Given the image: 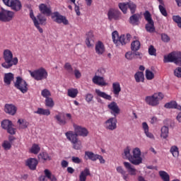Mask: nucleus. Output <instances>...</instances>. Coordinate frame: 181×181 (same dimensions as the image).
<instances>
[{"label": "nucleus", "instance_id": "nucleus-53", "mask_svg": "<svg viewBox=\"0 0 181 181\" xmlns=\"http://www.w3.org/2000/svg\"><path fill=\"white\" fill-rule=\"evenodd\" d=\"M173 20L175 23L177 24V26L181 28V17L180 16H173Z\"/></svg>", "mask_w": 181, "mask_h": 181}, {"label": "nucleus", "instance_id": "nucleus-37", "mask_svg": "<svg viewBox=\"0 0 181 181\" xmlns=\"http://www.w3.org/2000/svg\"><path fill=\"white\" fill-rule=\"evenodd\" d=\"M160 136L163 138V139H166V138L169 136V127L164 126L161 128Z\"/></svg>", "mask_w": 181, "mask_h": 181}, {"label": "nucleus", "instance_id": "nucleus-24", "mask_svg": "<svg viewBox=\"0 0 181 181\" xmlns=\"http://www.w3.org/2000/svg\"><path fill=\"white\" fill-rule=\"evenodd\" d=\"M91 173L88 168H86L83 171L81 172L79 175V181H86L87 180V176H90Z\"/></svg>", "mask_w": 181, "mask_h": 181}, {"label": "nucleus", "instance_id": "nucleus-40", "mask_svg": "<svg viewBox=\"0 0 181 181\" xmlns=\"http://www.w3.org/2000/svg\"><path fill=\"white\" fill-rule=\"evenodd\" d=\"M37 19H38L39 21V23L40 25H46V22L47 21V18H46V16H45V14H42V13H39L37 16Z\"/></svg>", "mask_w": 181, "mask_h": 181}, {"label": "nucleus", "instance_id": "nucleus-3", "mask_svg": "<svg viewBox=\"0 0 181 181\" xmlns=\"http://www.w3.org/2000/svg\"><path fill=\"white\" fill-rule=\"evenodd\" d=\"M112 37L113 43H115L116 46H119V45L124 46L127 43H129L131 40V34H127V35H122L121 36H119V35L118 34V31L115 30L112 33Z\"/></svg>", "mask_w": 181, "mask_h": 181}, {"label": "nucleus", "instance_id": "nucleus-49", "mask_svg": "<svg viewBox=\"0 0 181 181\" xmlns=\"http://www.w3.org/2000/svg\"><path fill=\"white\" fill-rule=\"evenodd\" d=\"M119 8L122 10L123 13H127V11L128 9V4L127 2L126 3H119Z\"/></svg>", "mask_w": 181, "mask_h": 181}, {"label": "nucleus", "instance_id": "nucleus-47", "mask_svg": "<svg viewBox=\"0 0 181 181\" xmlns=\"http://www.w3.org/2000/svg\"><path fill=\"white\" fill-rule=\"evenodd\" d=\"M64 67L65 70H66V71L69 73V74H74V71H73V67L70 63L66 62Z\"/></svg>", "mask_w": 181, "mask_h": 181}, {"label": "nucleus", "instance_id": "nucleus-11", "mask_svg": "<svg viewBox=\"0 0 181 181\" xmlns=\"http://www.w3.org/2000/svg\"><path fill=\"white\" fill-rule=\"evenodd\" d=\"M105 128L108 131L117 129V117H110L105 122Z\"/></svg>", "mask_w": 181, "mask_h": 181}, {"label": "nucleus", "instance_id": "nucleus-30", "mask_svg": "<svg viewBox=\"0 0 181 181\" xmlns=\"http://www.w3.org/2000/svg\"><path fill=\"white\" fill-rule=\"evenodd\" d=\"M141 49V42L139 40H134L131 44L132 52H138Z\"/></svg>", "mask_w": 181, "mask_h": 181}, {"label": "nucleus", "instance_id": "nucleus-38", "mask_svg": "<svg viewBox=\"0 0 181 181\" xmlns=\"http://www.w3.org/2000/svg\"><path fill=\"white\" fill-rule=\"evenodd\" d=\"M127 8H129L132 14H134L135 12H136V5L135 3H134V1H129L127 2Z\"/></svg>", "mask_w": 181, "mask_h": 181}, {"label": "nucleus", "instance_id": "nucleus-56", "mask_svg": "<svg viewBox=\"0 0 181 181\" xmlns=\"http://www.w3.org/2000/svg\"><path fill=\"white\" fill-rule=\"evenodd\" d=\"M2 146L6 151H9V149L12 148V144H11V142L8 141H4Z\"/></svg>", "mask_w": 181, "mask_h": 181}, {"label": "nucleus", "instance_id": "nucleus-52", "mask_svg": "<svg viewBox=\"0 0 181 181\" xmlns=\"http://www.w3.org/2000/svg\"><path fill=\"white\" fill-rule=\"evenodd\" d=\"M44 173H45V176H42L40 177L41 180H42V181H45L46 177H47V179H49V177H50V175H52V172H50V170H49L47 169H45L44 170Z\"/></svg>", "mask_w": 181, "mask_h": 181}, {"label": "nucleus", "instance_id": "nucleus-51", "mask_svg": "<svg viewBox=\"0 0 181 181\" xmlns=\"http://www.w3.org/2000/svg\"><path fill=\"white\" fill-rule=\"evenodd\" d=\"M158 9L163 16H168V11H166V8L163 6V4H160L158 6Z\"/></svg>", "mask_w": 181, "mask_h": 181}, {"label": "nucleus", "instance_id": "nucleus-7", "mask_svg": "<svg viewBox=\"0 0 181 181\" xmlns=\"http://www.w3.org/2000/svg\"><path fill=\"white\" fill-rule=\"evenodd\" d=\"M130 162L132 165H135V166L142 163V157H141V149L139 148L133 149L132 157H130Z\"/></svg>", "mask_w": 181, "mask_h": 181}, {"label": "nucleus", "instance_id": "nucleus-32", "mask_svg": "<svg viewBox=\"0 0 181 181\" xmlns=\"http://www.w3.org/2000/svg\"><path fill=\"white\" fill-rule=\"evenodd\" d=\"M112 88H113V94L115 95H119V93H121V85L119 83L115 82L112 83Z\"/></svg>", "mask_w": 181, "mask_h": 181}, {"label": "nucleus", "instance_id": "nucleus-28", "mask_svg": "<svg viewBox=\"0 0 181 181\" xmlns=\"http://www.w3.org/2000/svg\"><path fill=\"white\" fill-rule=\"evenodd\" d=\"M95 93L97 94L98 97H101L102 98H104L105 100H108L109 101H111L112 97L111 95L107 94L105 92L100 91V89H95Z\"/></svg>", "mask_w": 181, "mask_h": 181}, {"label": "nucleus", "instance_id": "nucleus-34", "mask_svg": "<svg viewBox=\"0 0 181 181\" xmlns=\"http://www.w3.org/2000/svg\"><path fill=\"white\" fill-rule=\"evenodd\" d=\"M34 112L35 114H38L39 115H50V110H49V109H43L42 107H38L37 110Z\"/></svg>", "mask_w": 181, "mask_h": 181}, {"label": "nucleus", "instance_id": "nucleus-9", "mask_svg": "<svg viewBox=\"0 0 181 181\" xmlns=\"http://www.w3.org/2000/svg\"><path fill=\"white\" fill-rule=\"evenodd\" d=\"M13 15L14 13L13 11L1 8V11L0 12V21L1 22H11L13 18Z\"/></svg>", "mask_w": 181, "mask_h": 181}, {"label": "nucleus", "instance_id": "nucleus-64", "mask_svg": "<svg viewBox=\"0 0 181 181\" xmlns=\"http://www.w3.org/2000/svg\"><path fill=\"white\" fill-rule=\"evenodd\" d=\"M72 162H74V163H81V159L78 157L73 156Z\"/></svg>", "mask_w": 181, "mask_h": 181}, {"label": "nucleus", "instance_id": "nucleus-46", "mask_svg": "<svg viewBox=\"0 0 181 181\" xmlns=\"http://www.w3.org/2000/svg\"><path fill=\"white\" fill-rule=\"evenodd\" d=\"M41 95L42 97H44V98H49L50 97H52V93H50V91L48 89H44L42 90L41 92Z\"/></svg>", "mask_w": 181, "mask_h": 181}, {"label": "nucleus", "instance_id": "nucleus-45", "mask_svg": "<svg viewBox=\"0 0 181 181\" xmlns=\"http://www.w3.org/2000/svg\"><path fill=\"white\" fill-rule=\"evenodd\" d=\"M31 153H34V155H37L39 152H40V147L37 144H33L31 149Z\"/></svg>", "mask_w": 181, "mask_h": 181}, {"label": "nucleus", "instance_id": "nucleus-20", "mask_svg": "<svg viewBox=\"0 0 181 181\" xmlns=\"http://www.w3.org/2000/svg\"><path fill=\"white\" fill-rule=\"evenodd\" d=\"M13 80H15V74L11 72L4 74V82L6 86H11Z\"/></svg>", "mask_w": 181, "mask_h": 181}, {"label": "nucleus", "instance_id": "nucleus-61", "mask_svg": "<svg viewBox=\"0 0 181 181\" xmlns=\"http://www.w3.org/2000/svg\"><path fill=\"white\" fill-rule=\"evenodd\" d=\"M93 98H94V95H93V94L87 93L86 95V101H87V103H91V101H93Z\"/></svg>", "mask_w": 181, "mask_h": 181}, {"label": "nucleus", "instance_id": "nucleus-5", "mask_svg": "<svg viewBox=\"0 0 181 181\" xmlns=\"http://www.w3.org/2000/svg\"><path fill=\"white\" fill-rule=\"evenodd\" d=\"M29 73L33 77V78H35V80H37V81H39L40 80H45L47 78V71L43 68H40L37 70H35L34 71H29Z\"/></svg>", "mask_w": 181, "mask_h": 181}, {"label": "nucleus", "instance_id": "nucleus-43", "mask_svg": "<svg viewBox=\"0 0 181 181\" xmlns=\"http://www.w3.org/2000/svg\"><path fill=\"white\" fill-rule=\"evenodd\" d=\"M159 175L163 181L170 180V177L169 176V174H168V173L165 171H160Z\"/></svg>", "mask_w": 181, "mask_h": 181}, {"label": "nucleus", "instance_id": "nucleus-41", "mask_svg": "<svg viewBox=\"0 0 181 181\" xmlns=\"http://www.w3.org/2000/svg\"><path fill=\"white\" fill-rule=\"evenodd\" d=\"M122 156H123V159H128V160L130 161L132 155H131V150L129 149V147H127L126 148H124Z\"/></svg>", "mask_w": 181, "mask_h": 181}, {"label": "nucleus", "instance_id": "nucleus-57", "mask_svg": "<svg viewBox=\"0 0 181 181\" xmlns=\"http://www.w3.org/2000/svg\"><path fill=\"white\" fill-rule=\"evenodd\" d=\"M125 57L126 59H127V60H133V59H135L134 52H127L125 54Z\"/></svg>", "mask_w": 181, "mask_h": 181}, {"label": "nucleus", "instance_id": "nucleus-33", "mask_svg": "<svg viewBox=\"0 0 181 181\" xmlns=\"http://www.w3.org/2000/svg\"><path fill=\"white\" fill-rule=\"evenodd\" d=\"M134 78L136 83H144V80H145V76L144 75V72L139 71L134 74Z\"/></svg>", "mask_w": 181, "mask_h": 181}, {"label": "nucleus", "instance_id": "nucleus-50", "mask_svg": "<svg viewBox=\"0 0 181 181\" xmlns=\"http://www.w3.org/2000/svg\"><path fill=\"white\" fill-rule=\"evenodd\" d=\"M10 125H13L12 122L9 120H4L1 122V127L3 129H7Z\"/></svg>", "mask_w": 181, "mask_h": 181}, {"label": "nucleus", "instance_id": "nucleus-26", "mask_svg": "<svg viewBox=\"0 0 181 181\" xmlns=\"http://www.w3.org/2000/svg\"><path fill=\"white\" fill-rule=\"evenodd\" d=\"M38 160L40 162H47V160H52V157L49 156V153L47 152H42L38 155Z\"/></svg>", "mask_w": 181, "mask_h": 181}, {"label": "nucleus", "instance_id": "nucleus-39", "mask_svg": "<svg viewBox=\"0 0 181 181\" xmlns=\"http://www.w3.org/2000/svg\"><path fill=\"white\" fill-rule=\"evenodd\" d=\"M77 94H78V90L76 88L68 89V95L69 97H71V98H76L77 97Z\"/></svg>", "mask_w": 181, "mask_h": 181}, {"label": "nucleus", "instance_id": "nucleus-21", "mask_svg": "<svg viewBox=\"0 0 181 181\" xmlns=\"http://www.w3.org/2000/svg\"><path fill=\"white\" fill-rule=\"evenodd\" d=\"M123 165L131 176H136V169L131 163L125 161L123 163Z\"/></svg>", "mask_w": 181, "mask_h": 181}, {"label": "nucleus", "instance_id": "nucleus-8", "mask_svg": "<svg viewBox=\"0 0 181 181\" xmlns=\"http://www.w3.org/2000/svg\"><path fill=\"white\" fill-rule=\"evenodd\" d=\"M181 57L179 52H171L168 56H164V63H175L178 64L180 63Z\"/></svg>", "mask_w": 181, "mask_h": 181}, {"label": "nucleus", "instance_id": "nucleus-4", "mask_svg": "<svg viewBox=\"0 0 181 181\" xmlns=\"http://www.w3.org/2000/svg\"><path fill=\"white\" fill-rule=\"evenodd\" d=\"M161 100H163V93H154L153 95L146 96L145 98V102L146 104L151 107H156V105H159V101Z\"/></svg>", "mask_w": 181, "mask_h": 181}, {"label": "nucleus", "instance_id": "nucleus-48", "mask_svg": "<svg viewBox=\"0 0 181 181\" xmlns=\"http://www.w3.org/2000/svg\"><path fill=\"white\" fill-rule=\"evenodd\" d=\"M146 78L147 80H153L155 78V74L153 72L151 71L149 69L146 70Z\"/></svg>", "mask_w": 181, "mask_h": 181}, {"label": "nucleus", "instance_id": "nucleus-1", "mask_svg": "<svg viewBox=\"0 0 181 181\" xmlns=\"http://www.w3.org/2000/svg\"><path fill=\"white\" fill-rule=\"evenodd\" d=\"M75 133L73 131H69L65 133V136H66V139L70 141L72 144L73 149L76 151H80L83 148V143L78 139V136H83L86 137L88 135V130L85 127H82L81 126H74Z\"/></svg>", "mask_w": 181, "mask_h": 181}, {"label": "nucleus", "instance_id": "nucleus-35", "mask_svg": "<svg viewBox=\"0 0 181 181\" xmlns=\"http://www.w3.org/2000/svg\"><path fill=\"white\" fill-rule=\"evenodd\" d=\"M146 30L149 33H153L155 32V23L153 21L148 22L146 25Z\"/></svg>", "mask_w": 181, "mask_h": 181}, {"label": "nucleus", "instance_id": "nucleus-22", "mask_svg": "<svg viewBox=\"0 0 181 181\" xmlns=\"http://www.w3.org/2000/svg\"><path fill=\"white\" fill-rule=\"evenodd\" d=\"M10 8L13 9V11H16V12H18L20 9H22V4L19 0H13L11 2Z\"/></svg>", "mask_w": 181, "mask_h": 181}, {"label": "nucleus", "instance_id": "nucleus-2", "mask_svg": "<svg viewBox=\"0 0 181 181\" xmlns=\"http://www.w3.org/2000/svg\"><path fill=\"white\" fill-rule=\"evenodd\" d=\"M3 57L4 62L1 64L4 69H11L12 66H16L18 64V57L13 58V54L9 49H5L3 53Z\"/></svg>", "mask_w": 181, "mask_h": 181}, {"label": "nucleus", "instance_id": "nucleus-44", "mask_svg": "<svg viewBox=\"0 0 181 181\" xmlns=\"http://www.w3.org/2000/svg\"><path fill=\"white\" fill-rule=\"evenodd\" d=\"M45 105L49 108H53V107H54V101H53V98H47L45 99Z\"/></svg>", "mask_w": 181, "mask_h": 181}, {"label": "nucleus", "instance_id": "nucleus-63", "mask_svg": "<svg viewBox=\"0 0 181 181\" xmlns=\"http://www.w3.org/2000/svg\"><path fill=\"white\" fill-rule=\"evenodd\" d=\"M104 74H105V69L103 68L98 69L97 73L95 74V75H98L99 76H104Z\"/></svg>", "mask_w": 181, "mask_h": 181}, {"label": "nucleus", "instance_id": "nucleus-15", "mask_svg": "<svg viewBox=\"0 0 181 181\" xmlns=\"http://www.w3.org/2000/svg\"><path fill=\"white\" fill-rule=\"evenodd\" d=\"M66 117L67 119H62V116H60V115H56L54 116V119H57V124H59V125H66V124H67V121H71V114L66 113Z\"/></svg>", "mask_w": 181, "mask_h": 181}, {"label": "nucleus", "instance_id": "nucleus-36", "mask_svg": "<svg viewBox=\"0 0 181 181\" xmlns=\"http://www.w3.org/2000/svg\"><path fill=\"white\" fill-rule=\"evenodd\" d=\"M18 124H19L18 129H25V128H28V126L29 125V122L25 119H21L18 120Z\"/></svg>", "mask_w": 181, "mask_h": 181}, {"label": "nucleus", "instance_id": "nucleus-60", "mask_svg": "<svg viewBox=\"0 0 181 181\" xmlns=\"http://www.w3.org/2000/svg\"><path fill=\"white\" fill-rule=\"evenodd\" d=\"M161 39L163 42H165V43H168V42L170 41V37H169V36L166 34H162Z\"/></svg>", "mask_w": 181, "mask_h": 181}, {"label": "nucleus", "instance_id": "nucleus-10", "mask_svg": "<svg viewBox=\"0 0 181 181\" xmlns=\"http://www.w3.org/2000/svg\"><path fill=\"white\" fill-rule=\"evenodd\" d=\"M52 19H54V22H56V23H63V25H69V20L66 18V16L60 15L59 12H54L52 16Z\"/></svg>", "mask_w": 181, "mask_h": 181}, {"label": "nucleus", "instance_id": "nucleus-19", "mask_svg": "<svg viewBox=\"0 0 181 181\" xmlns=\"http://www.w3.org/2000/svg\"><path fill=\"white\" fill-rule=\"evenodd\" d=\"M92 81L94 84H96L97 86H105L107 85L105 81H104V77L98 75L94 76Z\"/></svg>", "mask_w": 181, "mask_h": 181}, {"label": "nucleus", "instance_id": "nucleus-59", "mask_svg": "<svg viewBox=\"0 0 181 181\" xmlns=\"http://www.w3.org/2000/svg\"><path fill=\"white\" fill-rule=\"evenodd\" d=\"M174 76L177 78H181V67H177L174 70Z\"/></svg>", "mask_w": 181, "mask_h": 181}, {"label": "nucleus", "instance_id": "nucleus-29", "mask_svg": "<svg viewBox=\"0 0 181 181\" xmlns=\"http://www.w3.org/2000/svg\"><path fill=\"white\" fill-rule=\"evenodd\" d=\"M105 50L104 47V44L101 41H98V43L95 45V52L98 54H103Z\"/></svg>", "mask_w": 181, "mask_h": 181}, {"label": "nucleus", "instance_id": "nucleus-54", "mask_svg": "<svg viewBox=\"0 0 181 181\" xmlns=\"http://www.w3.org/2000/svg\"><path fill=\"white\" fill-rule=\"evenodd\" d=\"M148 54H150V56H156V49H155V47H153V45L149 46Z\"/></svg>", "mask_w": 181, "mask_h": 181}, {"label": "nucleus", "instance_id": "nucleus-14", "mask_svg": "<svg viewBox=\"0 0 181 181\" xmlns=\"http://www.w3.org/2000/svg\"><path fill=\"white\" fill-rule=\"evenodd\" d=\"M39 161L35 158H30L25 160V166H28L30 170H36Z\"/></svg>", "mask_w": 181, "mask_h": 181}, {"label": "nucleus", "instance_id": "nucleus-16", "mask_svg": "<svg viewBox=\"0 0 181 181\" xmlns=\"http://www.w3.org/2000/svg\"><path fill=\"white\" fill-rule=\"evenodd\" d=\"M132 15V16L129 17V23L130 25H132V26H138L140 23L139 21H141V14L134 13Z\"/></svg>", "mask_w": 181, "mask_h": 181}, {"label": "nucleus", "instance_id": "nucleus-13", "mask_svg": "<svg viewBox=\"0 0 181 181\" xmlns=\"http://www.w3.org/2000/svg\"><path fill=\"white\" fill-rule=\"evenodd\" d=\"M120 15H121V12L114 8H110L107 12V16H108L109 21H112V19H114L115 21H118V19H119Z\"/></svg>", "mask_w": 181, "mask_h": 181}, {"label": "nucleus", "instance_id": "nucleus-12", "mask_svg": "<svg viewBox=\"0 0 181 181\" xmlns=\"http://www.w3.org/2000/svg\"><path fill=\"white\" fill-rule=\"evenodd\" d=\"M107 108L110 110V113L114 117H117V115H119V112H121V110L118 105L115 102H111L109 105H107Z\"/></svg>", "mask_w": 181, "mask_h": 181}, {"label": "nucleus", "instance_id": "nucleus-55", "mask_svg": "<svg viewBox=\"0 0 181 181\" xmlns=\"http://www.w3.org/2000/svg\"><path fill=\"white\" fill-rule=\"evenodd\" d=\"M144 18L148 23L153 22V20H152V16H151V13H149L148 11L144 13Z\"/></svg>", "mask_w": 181, "mask_h": 181}, {"label": "nucleus", "instance_id": "nucleus-58", "mask_svg": "<svg viewBox=\"0 0 181 181\" xmlns=\"http://www.w3.org/2000/svg\"><path fill=\"white\" fill-rule=\"evenodd\" d=\"M13 124L10 125L9 127L6 129L8 134H10V135H15L16 134V129L13 128Z\"/></svg>", "mask_w": 181, "mask_h": 181}, {"label": "nucleus", "instance_id": "nucleus-25", "mask_svg": "<svg viewBox=\"0 0 181 181\" xmlns=\"http://www.w3.org/2000/svg\"><path fill=\"white\" fill-rule=\"evenodd\" d=\"M93 43H94V34L90 31L86 34V44L88 47H91Z\"/></svg>", "mask_w": 181, "mask_h": 181}, {"label": "nucleus", "instance_id": "nucleus-6", "mask_svg": "<svg viewBox=\"0 0 181 181\" xmlns=\"http://www.w3.org/2000/svg\"><path fill=\"white\" fill-rule=\"evenodd\" d=\"M14 87L17 88V90L21 91L23 94L28 93V90H29L28 88V83L21 76L16 77V80L14 82Z\"/></svg>", "mask_w": 181, "mask_h": 181}, {"label": "nucleus", "instance_id": "nucleus-62", "mask_svg": "<svg viewBox=\"0 0 181 181\" xmlns=\"http://www.w3.org/2000/svg\"><path fill=\"white\" fill-rule=\"evenodd\" d=\"M30 17L33 21L34 24L37 23V22H39L37 21V18H36V17H35V15L33 14V10H30Z\"/></svg>", "mask_w": 181, "mask_h": 181}, {"label": "nucleus", "instance_id": "nucleus-27", "mask_svg": "<svg viewBox=\"0 0 181 181\" xmlns=\"http://www.w3.org/2000/svg\"><path fill=\"white\" fill-rule=\"evenodd\" d=\"M164 107L165 108L179 110L180 111H181V106L180 105H177V103H176V101H171L170 103H167L165 104Z\"/></svg>", "mask_w": 181, "mask_h": 181}, {"label": "nucleus", "instance_id": "nucleus-17", "mask_svg": "<svg viewBox=\"0 0 181 181\" xmlns=\"http://www.w3.org/2000/svg\"><path fill=\"white\" fill-rule=\"evenodd\" d=\"M39 9L41 15H46V16H50L52 15V8L45 4H40Z\"/></svg>", "mask_w": 181, "mask_h": 181}, {"label": "nucleus", "instance_id": "nucleus-18", "mask_svg": "<svg viewBox=\"0 0 181 181\" xmlns=\"http://www.w3.org/2000/svg\"><path fill=\"white\" fill-rule=\"evenodd\" d=\"M4 111L9 115H15V114H16L17 108L15 105L6 104L4 106Z\"/></svg>", "mask_w": 181, "mask_h": 181}, {"label": "nucleus", "instance_id": "nucleus-31", "mask_svg": "<svg viewBox=\"0 0 181 181\" xmlns=\"http://www.w3.org/2000/svg\"><path fill=\"white\" fill-rule=\"evenodd\" d=\"M116 170L117 173L122 175L124 180L128 181V174H127V171L124 170V168L122 166L117 167Z\"/></svg>", "mask_w": 181, "mask_h": 181}, {"label": "nucleus", "instance_id": "nucleus-42", "mask_svg": "<svg viewBox=\"0 0 181 181\" xmlns=\"http://www.w3.org/2000/svg\"><path fill=\"white\" fill-rule=\"evenodd\" d=\"M170 152L174 158H177V156H179V148L176 146H173L170 149Z\"/></svg>", "mask_w": 181, "mask_h": 181}, {"label": "nucleus", "instance_id": "nucleus-23", "mask_svg": "<svg viewBox=\"0 0 181 181\" xmlns=\"http://www.w3.org/2000/svg\"><path fill=\"white\" fill-rule=\"evenodd\" d=\"M98 154L94 153L93 151H85V159L86 160H92V162H95L97 160V157Z\"/></svg>", "mask_w": 181, "mask_h": 181}]
</instances>
